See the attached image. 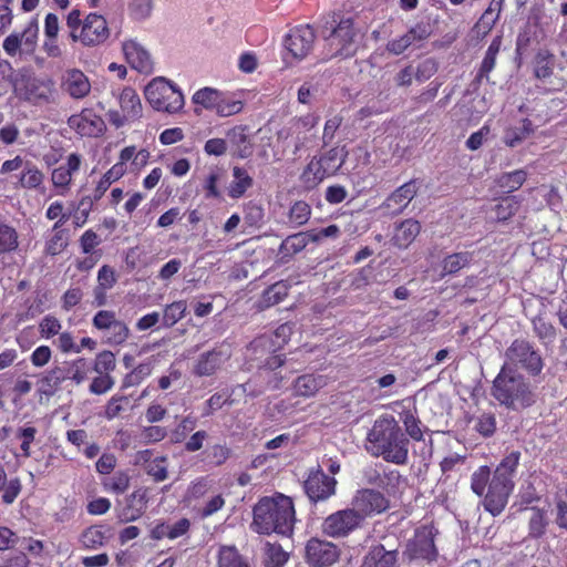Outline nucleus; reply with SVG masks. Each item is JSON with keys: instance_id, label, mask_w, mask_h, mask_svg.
Segmentation results:
<instances>
[{"instance_id": "f257e3e1", "label": "nucleus", "mask_w": 567, "mask_h": 567, "mask_svg": "<svg viewBox=\"0 0 567 567\" xmlns=\"http://www.w3.org/2000/svg\"><path fill=\"white\" fill-rule=\"evenodd\" d=\"M520 452L512 451L496 466L493 475L491 467L482 465L471 475V489L483 497L484 509L493 516L499 515L506 507L514 491V475L519 465Z\"/></svg>"}, {"instance_id": "f03ea898", "label": "nucleus", "mask_w": 567, "mask_h": 567, "mask_svg": "<svg viewBox=\"0 0 567 567\" xmlns=\"http://www.w3.org/2000/svg\"><path fill=\"white\" fill-rule=\"evenodd\" d=\"M296 520L292 498L276 492L272 496H264L256 503L250 528L259 535L291 536Z\"/></svg>"}, {"instance_id": "7ed1b4c3", "label": "nucleus", "mask_w": 567, "mask_h": 567, "mask_svg": "<svg viewBox=\"0 0 567 567\" xmlns=\"http://www.w3.org/2000/svg\"><path fill=\"white\" fill-rule=\"evenodd\" d=\"M410 441L393 415L379 416L367 435V451L385 462L405 465Z\"/></svg>"}, {"instance_id": "20e7f679", "label": "nucleus", "mask_w": 567, "mask_h": 567, "mask_svg": "<svg viewBox=\"0 0 567 567\" xmlns=\"http://www.w3.org/2000/svg\"><path fill=\"white\" fill-rule=\"evenodd\" d=\"M322 35L327 48L326 55L346 59L357 53L363 33L357 27L354 16L338 11L326 19Z\"/></svg>"}, {"instance_id": "39448f33", "label": "nucleus", "mask_w": 567, "mask_h": 567, "mask_svg": "<svg viewBox=\"0 0 567 567\" xmlns=\"http://www.w3.org/2000/svg\"><path fill=\"white\" fill-rule=\"evenodd\" d=\"M492 395L501 405L523 410L536 402V395L526 379L504 365L493 381Z\"/></svg>"}, {"instance_id": "423d86ee", "label": "nucleus", "mask_w": 567, "mask_h": 567, "mask_svg": "<svg viewBox=\"0 0 567 567\" xmlns=\"http://www.w3.org/2000/svg\"><path fill=\"white\" fill-rule=\"evenodd\" d=\"M66 27L71 41L84 48L103 45L111 35L106 19L97 12H90L82 18L79 9H72L66 17Z\"/></svg>"}, {"instance_id": "0eeeda50", "label": "nucleus", "mask_w": 567, "mask_h": 567, "mask_svg": "<svg viewBox=\"0 0 567 567\" xmlns=\"http://www.w3.org/2000/svg\"><path fill=\"white\" fill-rule=\"evenodd\" d=\"M347 157L348 151L344 146H334L313 156L301 173L302 184L309 189L317 187L326 178L337 175Z\"/></svg>"}, {"instance_id": "6e6552de", "label": "nucleus", "mask_w": 567, "mask_h": 567, "mask_svg": "<svg viewBox=\"0 0 567 567\" xmlns=\"http://www.w3.org/2000/svg\"><path fill=\"white\" fill-rule=\"evenodd\" d=\"M144 93L150 105L159 112L177 113L185 104L181 90L163 78L152 80Z\"/></svg>"}, {"instance_id": "1a4fd4ad", "label": "nucleus", "mask_w": 567, "mask_h": 567, "mask_svg": "<svg viewBox=\"0 0 567 567\" xmlns=\"http://www.w3.org/2000/svg\"><path fill=\"white\" fill-rule=\"evenodd\" d=\"M363 526L362 517L352 506L328 515L322 524V534L334 539L346 538Z\"/></svg>"}, {"instance_id": "9d476101", "label": "nucleus", "mask_w": 567, "mask_h": 567, "mask_svg": "<svg viewBox=\"0 0 567 567\" xmlns=\"http://www.w3.org/2000/svg\"><path fill=\"white\" fill-rule=\"evenodd\" d=\"M340 556V547L330 540L315 536L306 542L303 559L310 567H330Z\"/></svg>"}, {"instance_id": "9b49d317", "label": "nucleus", "mask_w": 567, "mask_h": 567, "mask_svg": "<svg viewBox=\"0 0 567 567\" xmlns=\"http://www.w3.org/2000/svg\"><path fill=\"white\" fill-rule=\"evenodd\" d=\"M434 528L430 525H422L415 529L413 538L409 542L406 554L410 560H424L433 563L439 556L434 542Z\"/></svg>"}, {"instance_id": "f8f14e48", "label": "nucleus", "mask_w": 567, "mask_h": 567, "mask_svg": "<svg viewBox=\"0 0 567 567\" xmlns=\"http://www.w3.org/2000/svg\"><path fill=\"white\" fill-rule=\"evenodd\" d=\"M505 355L508 361L519 364L530 375H538L543 370V359L533 344L525 339H515L507 348Z\"/></svg>"}, {"instance_id": "ddd939ff", "label": "nucleus", "mask_w": 567, "mask_h": 567, "mask_svg": "<svg viewBox=\"0 0 567 567\" xmlns=\"http://www.w3.org/2000/svg\"><path fill=\"white\" fill-rule=\"evenodd\" d=\"M351 506L362 517L364 523L368 517H373L390 508V499L381 492L373 488L357 491L351 499Z\"/></svg>"}, {"instance_id": "4468645a", "label": "nucleus", "mask_w": 567, "mask_h": 567, "mask_svg": "<svg viewBox=\"0 0 567 567\" xmlns=\"http://www.w3.org/2000/svg\"><path fill=\"white\" fill-rule=\"evenodd\" d=\"M22 168V172L16 184L17 187L25 189H37L44 182V174L39 167L31 162H23L20 155H17L12 159H7L0 167V174H9L11 172Z\"/></svg>"}, {"instance_id": "2eb2a0df", "label": "nucleus", "mask_w": 567, "mask_h": 567, "mask_svg": "<svg viewBox=\"0 0 567 567\" xmlns=\"http://www.w3.org/2000/svg\"><path fill=\"white\" fill-rule=\"evenodd\" d=\"M316 31L310 24L292 28L285 38V48L297 60H302L312 51Z\"/></svg>"}, {"instance_id": "dca6fc26", "label": "nucleus", "mask_w": 567, "mask_h": 567, "mask_svg": "<svg viewBox=\"0 0 567 567\" xmlns=\"http://www.w3.org/2000/svg\"><path fill=\"white\" fill-rule=\"evenodd\" d=\"M337 480L328 476L318 466L311 470L303 483V488L312 503L326 501L336 493Z\"/></svg>"}, {"instance_id": "f3484780", "label": "nucleus", "mask_w": 567, "mask_h": 567, "mask_svg": "<svg viewBox=\"0 0 567 567\" xmlns=\"http://www.w3.org/2000/svg\"><path fill=\"white\" fill-rule=\"evenodd\" d=\"M68 124L78 134L85 137H97L106 128L104 120L93 109H83L79 114L70 116Z\"/></svg>"}, {"instance_id": "a211bd4d", "label": "nucleus", "mask_w": 567, "mask_h": 567, "mask_svg": "<svg viewBox=\"0 0 567 567\" xmlns=\"http://www.w3.org/2000/svg\"><path fill=\"white\" fill-rule=\"evenodd\" d=\"M432 34V27L430 22L420 21L411 27L406 33L400 38L390 40L386 43V50L395 55L402 54L406 49L412 45H420L427 40Z\"/></svg>"}, {"instance_id": "6ab92c4d", "label": "nucleus", "mask_w": 567, "mask_h": 567, "mask_svg": "<svg viewBox=\"0 0 567 567\" xmlns=\"http://www.w3.org/2000/svg\"><path fill=\"white\" fill-rule=\"evenodd\" d=\"M148 501V488L145 486L137 487L125 497L123 505L120 506L118 519L122 523L140 519L146 512Z\"/></svg>"}, {"instance_id": "aec40b11", "label": "nucleus", "mask_w": 567, "mask_h": 567, "mask_svg": "<svg viewBox=\"0 0 567 567\" xmlns=\"http://www.w3.org/2000/svg\"><path fill=\"white\" fill-rule=\"evenodd\" d=\"M420 189L417 179H410L395 188L381 204V208L392 215H399L409 206Z\"/></svg>"}, {"instance_id": "412c9836", "label": "nucleus", "mask_w": 567, "mask_h": 567, "mask_svg": "<svg viewBox=\"0 0 567 567\" xmlns=\"http://www.w3.org/2000/svg\"><path fill=\"white\" fill-rule=\"evenodd\" d=\"M230 358V352L223 347H216L198 355L193 365V374L199 378L214 375Z\"/></svg>"}, {"instance_id": "4be33fe9", "label": "nucleus", "mask_w": 567, "mask_h": 567, "mask_svg": "<svg viewBox=\"0 0 567 567\" xmlns=\"http://www.w3.org/2000/svg\"><path fill=\"white\" fill-rule=\"evenodd\" d=\"M360 567H400V553L398 548H386L379 543L370 546Z\"/></svg>"}, {"instance_id": "5701e85b", "label": "nucleus", "mask_w": 567, "mask_h": 567, "mask_svg": "<svg viewBox=\"0 0 567 567\" xmlns=\"http://www.w3.org/2000/svg\"><path fill=\"white\" fill-rule=\"evenodd\" d=\"M82 158L78 153H71L66 157L65 165H61L53 169L51 181L55 188H59V195H65L72 183L73 174L81 167Z\"/></svg>"}, {"instance_id": "b1692460", "label": "nucleus", "mask_w": 567, "mask_h": 567, "mask_svg": "<svg viewBox=\"0 0 567 567\" xmlns=\"http://www.w3.org/2000/svg\"><path fill=\"white\" fill-rule=\"evenodd\" d=\"M126 62L132 69L141 73L153 71V61L150 53L135 40H127L122 45Z\"/></svg>"}, {"instance_id": "393cba45", "label": "nucleus", "mask_w": 567, "mask_h": 567, "mask_svg": "<svg viewBox=\"0 0 567 567\" xmlns=\"http://www.w3.org/2000/svg\"><path fill=\"white\" fill-rule=\"evenodd\" d=\"M62 87L71 97L80 100L89 95L91 83L81 70L72 69L66 71Z\"/></svg>"}, {"instance_id": "a878e982", "label": "nucleus", "mask_w": 567, "mask_h": 567, "mask_svg": "<svg viewBox=\"0 0 567 567\" xmlns=\"http://www.w3.org/2000/svg\"><path fill=\"white\" fill-rule=\"evenodd\" d=\"M68 379L66 367L55 365L41 375L38 381V391L45 396H53Z\"/></svg>"}, {"instance_id": "bb28decb", "label": "nucleus", "mask_w": 567, "mask_h": 567, "mask_svg": "<svg viewBox=\"0 0 567 567\" xmlns=\"http://www.w3.org/2000/svg\"><path fill=\"white\" fill-rule=\"evenodd\" d=\"M420 231V221L413 218L405 219L395 226L392 244L400 249H405L415 240Z\"/></svg>"}, {"instance_id": "cd10ccee", "label": "nucleus", "mask_w": 567, "mask_h": 567, "mask_svg": "<svg viewBox=\"0 0 567 567\" xmlns=\"http://www.w3.org/2000/svg\"><path fill=\"white\" fill-rule=\"evenodd\" d=\"M216 567H251V564L235 545H220L216 553Z\"/></svg>"}, {"instance_id": "c85d7f7f", "label": "nucleus", "mask_w": 567, "mask_h": 567, "mask_svg": "<svg viewBox=\"0 0 567 567\" xmlns=\"http://www.w3.org/2000/svg\"><path fill=\"white\" fill-rule=\"evenodd\" d=\"M318 236L313 231H301L288 236L282 240L279 247V252L282 258L292 257L293 255L303 250L310 241H317Z\"/></svg>"}, {"instance_id": "c756f323", "label": "nucleus", "mask_w": 567, "mask_h": 567, "mask_svg": "<svg viewBox=\"0 0 567 567\" xmlns=\"http://www.w3.org/2000/svg\"><path fill=\"white\" fill-rule=\"evenodd\" d=\"M556 58L548 49H539L533 59V74L539 81H546L554 74Z\"/></svg>"}, {"instance_id": "7c9ffc66", "label": "nucleus", "mask_w": 567, "mask_h": 567, "mask_svg": "<svg viewBox=\"0 0 567 567\" xmlns=\"http://www.w3.org/2000/svg\"><path fill=\"white\" fill-rule=\"evenodd\" d=\"M231 172L233 181L227 188V194L231 199H239L252 187L254 179L244 167L234 166Z\"/></svg>"}, {"instance_id": "2f4dec72", "label": "nucleus", "mask_w": 567, "mask_h": 567, "mask_svg": "<svg viewBox=\"0 0 567 567\" xmlns=\"http://www.w3.org/2000/svg\"><path fill=\"white\" fill-rule=\"evenodd\" d=\"M122 112L127 120H138L142 116V103L136 91L130 86L124 87L118 97Z\"/></svg>"}, {"instance_id": "473e14b6", "label": "nucleus", "mask_w": 567, "mask_h": 567, "mask_svg": "<svg viewBox=\"0 0 567 567\" xmlns=\"http://www.w3.org/2000/svg\"><path fill=\"white\" fill-rule=\"evenodd\" d=\"M472 260H473V252H471V251L453 252V254L445 256L441 262V267H442L441 277L457 274L463 268L468 267L471 265Z\"/></svg>"}, {"instance_id": "72a5a7b5", "label": "nucleus", "mask_w": 567, "mask_h": 567, "mask_svg": "<svg viewBox=\"0 0 567 567\" xmlns=\"http://www.w3.org/2000/svg\"><path fill=\"white\" fill-rule=\"evenodd\" d=\"M502 45V37L497 35L493 39L488 45L481 66L476 73L475 80L481 82L483 79H488L489 73L493 71L496 64V58L499 53Z\"/></svg>"}, {"instance_id": "f704fd0d", "label": "nucleus", "mask_w": 567, "mask_h": 567, "mask_svg": "<svg viewBox=\"0 0 567 567\" xmlns=\"http://www.w3.org/2000/svg\"><path fill=\"white\" fill-rule=\"evenodd\" d=\"M323 378L315 374H303L297 378L293 384L296 395L310 398L313 396L322 386Z\"/></svg>"}, {"instance_id": "c9c22d12", "label": "nucleus", "mask_w": 567, "mask_h": 567, "mask_svg": "<svg viewBox=\"0 0 567 567\" xmlns=\"http://www.w3.org/2000/svg\"><path fill=\"white\" fill-rule=\"evenodd\" d=\"M22 491V484L19 477H14L8 481V475L4 466L0 464V492L2 494V502L6 505H11L18 498Z\"/></svg>"}, {"instance_id": "e433bc0d", "label": "nucleus", "mask_w": 567, "mask_h": 567, "mask_svg": "<svg viewBox=\"0 0 567 567\" xmlns=\"http://www.w3.org/2000/svg\"><path fill=\"white\" fill-rule=\"evenodd\" d=\"M527 179V172L525 169H516L508 173H503L496 178V185L505 194H511L519 189Z\"/></svg>"}, {"instance_id": "4c0bfd02", "label": "nucleus", "mask_w": 567, "mask_h": 567, "mask_svg": "<svg viewBox=\"0 0 567 567\" xmlns=\"http://www.w3.org/2000/svg\"><path fill=\"white\" fill-rule=\"evenodd\" d=\"M187 311V302L185 300H176L166 305L163 309L162 324L165 328H172L182 320Z\"/></svg>"}, {"instance_id": "58836bf2", "label": "nucleus", "mask_w": 567, "mask_h": 567, "mask_svg": "<svg viewBox=\"0 0 567 567\" xmlns=\"http://www.w3.org/2000/svg\"><path fill=\"white\" fill-rule=\"evenodd\" d=\"M53 235L45 243V254L56 256L68 246L66 230L61 227V221H56L53 227Z\"/></svg>"}, {"instance_id": "ea45409f", "label": "nucleus", "mask_w": 567, "mask_h": 567, "mask_svg": "<svg viewBox=\"0 0 567 567\" xmlns=\"http://www.w3.org/2000/svg\"><path fill=\"white\" fill-rule=\"evenodd\" d=\"M19 247V234L9 224L0 220V255L13 252Z\"/></svg>"}, {"instance_id": "a19ab883", "label": "nucleus", "mask_w": 567, "mask_h": 567, "mask_svg": "<svg viewBox=\"0 0 567 567\" xmlns=\"http://www.w3.org/2000/svg\"><path fill=\"white\" fill-rule=\"evenodd\" d=\"M131 483V475L127 470H120L103 481V486L107 492L123 494Z\"/></svg>"}, {"instance_id": "79ce46f5", "label": "nucleus", "mask_w": 567, "mask_h": 567, "mask_svg": "<svg viewBox=\"0 0 567 567\" xmlns=\"http://www.w3.org/2000/svg\"><path fill=\"white\" fill-rule=\"evenodd\" d=\"M82 545L87 549H95L106 540V529L102 525H93L86 528L80 538Z\"/></svg>"}, {"instance_id": "37998d69", "label": "nucleus", "mask_w": 567, "mask_h": 567, "mask_svg": "<svg viewBox=\"0 0 567 567\" xmlns=\"http://www.w3.org/2000/svg\"><path fill=\"white\" fill-rule=\"evenodd\" d=\"M144 471L152 477L153 482H164L168 478V457L166 455L154 457L150 464H146Z\"/></svg>"}, {"instance_id": "c03bdc74", "label": "nucleus", "mask_w": 567, "mask_h": 567, "mask_svg": "<svg viewBox=\"0 0 567 567\" xmlns=\"http://www.w3.org/2000/svg\"><path fill=\"white\" fill-rule=\"evenodd\" d=\"M243 109L244 102L241 100H236L233 95L221 92L214 111L219 116L226 117L240 113Z\"/></svg>"}, {"instance_id": "a18cd8bd", "label": "nucleus", "mask_w": 567, "mask_h": 567, "mask_svg": "<svg viewBox=\"0 0 567 567\" xmlns=\"http://www.w3.org/2000/svg\"><path fill=\"white\" fill-rule=\"evenodd\" d=\"M153 365L151 362L137 364L131 372L125 374L122 381V389H128L140 385L147 377L152 374Z\"/></svg>"}, {"instance_id": "49530a36", "label": "nucleus", "mask_w": 567, "mask_h": 567, "mask_svg": "<svg viewBox=\"0 0 567 567\" xmlns=\"http://www.w3.org/2000/svg\"><path fill=\"white\" fill-rule=\"evenodd\" d=\"M289 288L290 285L285 280L269 286L262 293L264 303L270 307L281 302L288 296Z\"/></svg>"}, {"instance_id": "de8ad7c7", "label": "nucleus", "mask_w": 567, "mask_h": 567, "mask_svg": "<svg viewBox=\"0 0 567 567\" xmlns=\"http://www.w3.org/2000/svg\"><path fill=\"white\" fill-rule=\"evenodd\" d=\"M289 554L278 543H267L265 548V565L267 567H284Z\"/></svg>"}, {"instance_id": "09e8293b", "label": "nucleus", "mask_w": 567, "mask_h": 567, "mask_svg": "<svg viewBox=\"0 0 567 567\" xmlns=\"http://www.w3.org/2000/svg\"><path fill=\"white\" fill-rule=\"evenodd\" d=\"M520 207V200L516 196L503 198L495 207L494 212L498 221H507L516 215Z\"/></svg>"}, {"instance_id": "8fccbe9b", "label": "nucleus", "mask_w": 567, "mask_h": 567, "mask_svg": "<svg viewBox=\"0 0 567 567\" xmlns=\"http://www.w3.org/2000/svg\"><path fill=\"white\" fill-rule=\"evenodd\" d=\"M66 367L69 379L72 382H74L76 385L84 382L87 378L89 372V363L86 359L84 358H78L72 361L64 362V365Z\"/></svg>"}, {"instance_id": "3c124183", "label": "nucleus", "mask_w": 567, "mask_h": 567, "mask_svg": "<svg viewBox=\"0 0 567 567\" xmlns=\"http://www.w3.org/2000/svg\"><path fill=\"white\" fill-rule=\"evenodd\" d=\"M221 92L213 87H203L195 92L192 100L196 105H200L206 110L214 111Z\"/></svg>"}, {"instance_id": "603ef678", "label": "nucleus", "mask_w": 567, "mask_h": 567, "mask_svg": "<svg viewBox=\"0 0 567 567\" xmlns=\"http://www.w3.org/2000/svg\"><path fill=\"white\" fill-rule=\"evenodd\" d=\"M104 332L106 336V341L111 346H120L124 343L130 336V329L127 324L120 319L111 324Z\"/></svg>"}, {"instance_id": "864d4df0", "label": "nucleus", "mask_w": 567, "mask_h": 567, "mask_svg": "<svg viewBox=\"0 0 567 567\" xmlns=\"http://www.w3.org/2000/svg\"><path fill=\"white\" fill-rule=\"evenodd\" d=\"M311 216V207L310 205L305 200H297L295 202L288 214L289 221L293 226H302L308 223Z\"/></svg>"}, {"instance_id": "5fc2aeb1", "label": "nucleus", "mask_w": 567, "mask_h": 567, "mask_svg": "<svg viewBox=\"0 0 567 567\" xmlns=\"http://www.w3.org/2000/svg\"><path fill=\"white\" fill-rule=\"evenodd\" d=\"M213 487V480L209 476H200L192 481L189 484L186 498L188 501H196L203 498L205 495L209 493Z\"/></svg>"}, {"instance_id": "6e6d98bb", "label": "nucleus", "mask_w": 567, "mask_h": 567, "mask_svg": "<svg viewBox=\"0 0 567 567\" xmlns=\"http://www.w3.org/2000/svg\"><path fill=\"white\" fill-rule=\"evenodd\" d=\"M20 39H22L23 50L27 53H33L37 47L38 37H39V22L37 18H32L22 33L19 34Z\"/></svg>"}, {"instance_id": "4d7b16f0", "label": "nucleus", "mask_w": 567, "mask_h": 567, "mask_svg": "<svg viewBox=\"0 0 567 567\" xmlns=\"http://www.w3.org/2000/svg\"><path fill=\"white\" fill-rule=\"evenodd\" d=\"M533 329L538 339L545 344L551 343L556 339V328L540 316L533 319Z\"/></svg>"}, {"instance_id": "13d9d810", "label": "nucleus", "mask_w": 567, "mask_h": 567, "mask_svg": "<svg viewBox=\"0 0 567 567\" xmlns=\"http://www.w3.org/2000/svg\"><path fill=\"white\" fill-rule=\"evenodd\" d=\"M401 421L405 427L406 434L416 442L423 441L420 419L410 410L401 413Z\"/></svg>"}, {"instance_id": "bf43d9fd", "label": "nucleus", "mask_w": 567, "mask_h": 567, "mask_svg": "<svg viewBox=\"0 0 567 567\" xmlns=\"http://www.w3.org/2000/svg\"><path fill=\"white\" fill-rule=\"evenodd\" d=\"M231 404L230 395L224 392H216L208 400H206L203 408V417L212 416L216 411L220 410L224 405Z\"/></svg>"}, {"instance_id": "052dcab7", "label": "nucleus", "mask_w": 567, "mask_h": 567, "mask_svg": "<svg viewBox=\"0 0 567 567\" xmlns=\"http://www.w3.org/2000/svg\"><path fill=\"white\" fill-rule=\"evenodd\" d=\"M496 417L493 413H482L475 419L474 429L483 437H491L496 432Z\"/></svg>"}, {"instance_id": "680f3d73", "label": "nucleus", "mask_w": 567, "mask_h": 567, "mask_svg": "<svg viewBox=\"0 0 567 567\" xmlns=\"http://www.w3.org/2000/svg\"><path fill=\"white\" fill-rule=\"evenodd\" d=\"M61 328V321L52 315L44 316L39 322V331L41 337L44 339H51L59 334Z\"/></svg>"}, {"instance_id": "e2e57ef3", "label": "nucleus", "mask_w": 567, "mask_h": 567, "mask_svg": "<svg viewBox=\"0 0 567 567\" xmlns=\"http://www.w3.org/2000/svg\"><path fill=\"white\" fill-rule=\"evenodd\" d=\"M437 70L439 65L434 59H425L414 68V79L420 83L425 82L431 79Z\"/></svg>"}, {"instance_id": "0e129e2a", "label": "nucleus", "mask_w": 567, "mask_h": 567, "mask_svg": "<svg viewBox=\"0 0 567 567\" xmlns=\"http://www.w3.org/2000/svg\"><path fill=\"white\" fill-rule=\"evenodd\" d=\"M127 404H128L127 396L118 395V394L113 395L109 400V402L105 406V411H104L105 419L113 420V419L117 417L123 411H125V408L127 406Z\"/></svg>"}, {"instance_id": "69168bd1", "label": "nucleus", "mask_w": 567, "mask_h": 567, "mask_svg": "<svg viewBox=\"0 0 567 567\" xmlns=\"http://www.w3.org/2000/svg\"><path fill=\"white\" fill-rule=\"evenodd\" d=\"M115 355L111 351L100 352L94 361V371L100 374H109L115 369Z\"/></svg>"}, {"instance_id": "338daca9", "label": "nucleus", "mask_w": 567, "mask_h": 567, "mask_svg": "<svg viewBox=\"0 0 567 567\" xmlns=\"http://www.w3.org/2000/svg\"><path fill=\"white\" fill-rule=\"evenodd\" d=\"M37 432L34 426L20 427L17 432V436L22 441L20 449L24 457L31 456V444L35 439Z\"/></svg>"}, {"instance_id": "774afa93", "label": "nucleus", "mask_w": 567, "mask_h": 567, "mask_svg": "<svg viewBox=\"0 0 567 567\" xmlns=\"http://www.w3.org/2000/svg\"><path fill=\"white\" fill-rule=\"evenodd\" d=\"M116 320L117 318L114 311L99 310L92 319V326L99 331H105Z\"/></svg>"}]
</instances>
